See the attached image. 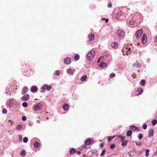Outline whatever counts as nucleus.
I'll list each match as a JSON object with an SVG mask.
<instances>
[{
  "mask_svg": "<svg viewBox=\"0 0 157 157\" xmlns=\"http://www.w3.org/2000/svg\"><path fill=\"white\" fill-rule=\"evenodd\" d=\"M117 137L121 139V142H123L124 140L125 139V136H124L121 135H119Z\"/></svg>",
  "mask_w": 157,
  "mask_h": 157,
  "instance_id": "393cba45",
  "label": "nucleus"
},
{
  "mask_svg": "<svg viewBox=\"0 0 157 157\" xmlns=\"http://www.w3.org/2000/svg\"><path fill=\"white\" fill-rule=\"evenodd\" d=\"M115 76V74L114 73H112L110 74L109 77L110 78H112Z\"/></svg>",
  "mask_w": 157,
  "mask_h": 157,
  "instance_id": "a19ab883",
  "label": "nucleus"
},
{
  "mask_svg": "<svg viewBox=\"0 0 157 157\" xmlns=\"http://www.w3.org/2000/svg\"><path fill=\"white\" fill-rule=\"evenodd\" d=\"M105 22L106 23H108L109 21V20L108 19L105 18Z\"/></svg>",
  "mask_w": 157,
  "mask_h": 157,
  "instance_id": "864d4df0",
  "label": "nucleus"
},
{
  "mask_svg": "<svg viewBox=\"0 0 157 157\" xmlns=\"http://www.w3.org/2000/svg\"><path fill=\"white\" fill-rule=\"evenodd\" d=\"M106 66V64L105 63L102 62L99 65V66L100 67L103 68Z\"/></svg>",
  "mask_w": 157,
  "mask_h": 157,
  "instance_id": "4be33fe9",
  "label": "nucleus"
},
{
  "mask_svg": "<svg viewBox=\"0 0 157 157\" xmlns=\"http://www.w3.org/2000/svg\"><path fill=\"white\" fill-rule=\"evenodd\" d=\"M91 140L89 138H88L85 141V144L86 145H89L91 143Z\"/></svg>",
  "mask_w": 157,
  "mask_h": 157,
  "instance_id": "4468645a",
  "label": "nucleus"
},
{
  "mask_svg": "<svg viewBox=\"0 0 157 157\" xmlns=\"http://www.w3.org/2000/svg\"><path fill=\"white\" fill-rule=\"evenodd\" d=\"M143 30L142 29L138 30L135 34L136 38L137 39H139L143 33Z\"/></svg>",
  "mask_w": 157,
  "mask_h": 157,
  "instance_id": "7ed1b4c3",
  "label": "nucleus"
},
{
  "mask_svg": "<svg viewBox=\"0 0 157 157\" xmlns=\"http://www.w3.org/2000/svg\"><path fill=\"white\" fill-rule=\"evenodd\" d=\"M142 136H143L142 134H140L138 135V137L139 139L140 140H141L142 139Z\"/></svg>",
  "mask_w": 157,
  "mask_h": 157,
  "instance_id": "c03bdc74",
  "label": "nucleus"
},
{
  "mask_svg": "<svg viewBox=\"0 0 157 157\" xmlns=\"http://www.w3.org/2000/svg\"><path fill=\"white\" fill-rule=\"evenodd\" d=\"M7 111L6 109L4 108V109H3L2 111V113H3L6 114L7 113Z\"/></svg>",
  "mask_w": 157,
  "mask_h": 157,
  "instance_id": "ea45409f",
  "label": "nucleus"
},
{
  "mask_svg": "<svg viewBox=\"0 0 157 157\" xmlns=\"http://www.w3.org/2000/svg\"><path fill=\"white\" fill-rule=\"evenodd\" d=\"M88 38L90 40H93L94 38V35L91 33L89 35Z\"/></svg>",
  "mask_w": 157,
  "mask_h": 157,
  "instance_id": "9b49d317",
  "label": "nucleus"
},
{
  "mask_svg": "<svg viewBox=\"0 0 157 157\" xmlns=\"http://www.w3.org/2000/svg\"><path fill=\"white\" fill-rule=\"evenodd\" d=\"M137 91L138 92V95H140L143 92V90L141 88H139L138 89Z\"/></svg>",
  "mask_w": 157,
  "mask_h": 157,
  "instance_id": "bb28decb",
  "label": "nucleus"
},
{
  "mask_svg": "<svg viewBox=\"0 0 157 157\" xmlns=\"http://www.w3.org/2000/svg\"><path fill=\"white\" fill-rule=\"evenodd\" d=\"M22 105L23 106L25 107H26L28 106V104L26 102H23L22 104Z\"/></svg>",
  "mask_w": 157,
  "mask_h": 157,
  "instance_id": "e433bc0d",
  "label": "nucleus"
},
{
  "mask_svg": "<svg viewBox=\"0 0 157 157\" xmlns=\"http://www.w3.org/2000/svg\"><path fill=\"white\" fill-rule=\"evenodd\" d=\"M140 83L141 84L142 86H145V80L144 79H142L140 82Z\"/></svg>",
  "mask_w": 157,
  "mask_h": 157,
  "instance_id": "72a5a7b5",
  "label": "nucleus"
},
{
  "mask_svg": "<svg viewBox=\"0 0 157 157\" xmlns=\"http://www.w3.org/2000/svg\"><path fill=\"white\" fill-rule=\"evenodd\" d=\"M77 154H78V155H80L81 154V153L79 151H78L77 152Z\"/></svg>",
  "mask_w": 157,
  "mask_h": 157,
  "instance_id": "6e6d98bb",
  "label": "nucleus"
},
{
  "mask_svg": "<svg viewBox=\"0 0 157 157\" xmlns=\"http://www.w3.org/2000/svg\"><path fill=\"white\" fill-rule=\"evenodd\" d=\"M155 42H157V35L156 36V38L155 39Z\"/></svg>",
  "mask_w": 157,
  "mask_h": 157,
  "instance_id": "4d7b16f0",
  "label": "nucleus"
},
{
  "mask_svg": "<svg viewBox=\"0 0 157 157\" xmlns=\"http://www.w3.org/2000/svg\"><path fill=\"white\" fill-rule=\"evenodd\" d=\"M28 88L26 86L23 89V90H22V92H21V94H23L26 93L28 91Z\"/></svg>",
  "mask_w": 157,
  "mask_h": 157,
  "instance_id": "dca6fc26",
  "label": "nucleus"
},
{
  "mask_svg": "<svg viewBox=\"0 0 157 157\" xmlns=\"http://www.w3.org/2000/svg\"><path fill=\"white\" fill-rule=\"evenodd\" d=\"M130 129L132 130V131H139V128L136 127V126L134 125H132L131 126Z\"/></svg>",
  "mask_w": 157,
  "mask_h": 157,
  "instance_id": "9d476101",
  "label": "nucleus"
},
{
  "mask_svg": "<svg viewBox=\"0 0 157 157\" xmlns=\"http://www.w3.org/2000/svg\"><path fill=\"white\" fill-rule=\"evenodd\" d=\"M67 72L71 75H73L74 74L73 71L71 68H69L67 70Z\"/></svg>",
  "mask_w": 157,
  "mask_h": 157,
  "instance_id": "412c9836",
  "label": "nucleus"
},
{
  "mask_svg": "<svg viewBox=\"0 0 157 157\" xmlns=\"http://www.w3.org/2000/svg\"><path fill=\"white\" fill-rule=\"evenodd\" d=\"M79 56L78 54L76 55L74 57V59L76 61L78 60L79 59Z\"/></svg>",
  "mask_w": 157,
  "mask_h": 157,
  "instance_id": "7c9ffc66",
  "label": "nucleus"
},
{
  "mask_svg": "<svg viewBox=\"0 0 157 157\" xmlns=\"http://www.w3.org/2000/svg\"><path fill=\"white\" fill-rule=\"evenodd\" d=\"M33 144L35 147L36 148H38L40 146V144L37 141H35L33 143Z\"/></svg>",
  "mask_w": 157,
  "mask_h": 157,
  "instance_id": "f3484780",
  "label": "nucleus"
},
{
  "mask_svg": "<svg viewBox=\"0 0 157 157\" xmlns=\"http://www.w3.org/2000/svg\"><path fill=\"white\" fill-rule=\"evenodd\" d=\"M14 101L12 99H10L9 100V103H8V105L9 107H11L14 103Z\"/></svg>",
  "mask_w": 157,
  "mask_h": 157,
  "instance_id": "2eb2a0df",
  "label": "nucleus"
},
{
  "mask_svg": "<svg viewBox=\"0 0 157 157\" xmlns=\"http://www.w3.org/2000/svg\"><path fill=\"white\" fill-rule=\"evenodd\" d=\"M42 107V105L40 103H38L35 105L33 107V109L34 110H40Z\"/></svg>",
  "mask_w": 157,
  "mask_h": 157,
  "instance_id": "20e7f679",
  "label": "nucleus"
},
{
  "mask_svg": "<svg viewBox=\"0 0 157 157\" xmlns=\"http://www.w3.org/2000/svg\"><path fill=\"white\" fill-rule=\"evenodd\" d=\"M76 152V150L75 149L71 148L70 151V153L71 155H73Z\"/></svg>",
  "mask_w": 157,
  "mask_h": 157,
  "instance_id": "6ab92c4d",
  "label": "nucleus"
},
{
  "mask_svg": "<svg viewBox=\"0 0 157 157\" xmlns=\"http://www.w3.org/2000/svg\"><path fill=\"white\" fill-rule=\"evenodd\" d=\"M126 15L127 14L126 13H123L122 11H120L117 13L116 16V18L117 19H118L120 18L121 16H122L125 17Z\"/></svg>",
  "mask_w": 157,
  "mask_h": 157,
  "instance_id": "f03ea898",
  "label": "nucleus"
},
{
  "mask_svg": "<svg viewBox=\"0 0 157 157\" xmlns=\"http://www.w3.org/2000/svg\"><path fill=\"white\" fill-rule=\"evenodd\" d=\"M104 60V57L103 56H102L99 58L97 61V63H99L101 61H103Z\"/></svg>",
  "mask_w": 157,
  "mask_h": 157,
  "instance_id": "b1692460",
  "label": "nucleus"
},
{
  "mask_svg": "<svg viewBox=\"0 0 157 157\" xmlns=\"http://www.w3.org/2000/svg\"><path fill=\"white\" fill-rule=\"evenodd\" d=\"M22 119L23 121H25L26 120V117L25 116H23L22 117Z\"/></svg>",
  "mask_w": 157,
  "mask_h": 157,
  "instance_id": "49530a36",
  "label": "nucleus"
},
{
  "mask_svg": "<svg viewBox=\"0 0 157 157\" xmlns=\"http://www.w3.org/2000/svg\"><path fill=\"white\" fill-rule=\"evenodd\" d=\"M36 122H37V123H40V121L39 120H37Z\"/></svg>",
  "mask_w": 157,
  "mask_h": 157,
  "instance_id": "680f3d73",
  "label": "nucleus"
},
{
  "mask_svg": "<svg viewBox=\"0 0 157 157\" xmlns=\"http://www.w3.org/2000/svg\"><path fill=\"white\" fill-rule=\"evenodd\" d=\"M104 146V144L103 143H101L100 144V147H103Z\"/></svg>",
  "mask_w": 157,
  "mask_h": 157,
  "instance_id": "3c124183",
  "label": "nucleus"
},
{
  "mask_svg": "<svg viewBox=\"0 0 157 157\" xmlns=\"http://www.w3.org/2000/svg\"><path fill=\"white\" fill-rule=\"evenodd\" d=\"M157 123V121L156 120H154L152 121V124L153 125H155Z\"/></svg>",
  "mask_w": 157,
  "mask_h": 157,
  "instance_id": "f704fd0d",
  "label": "nucleus"
},
{
  "mask_svg": "<svg viewBox=\"0 0 157 157\" xmlns=\"http://www.w3.org/2000/svg\"><path fill=\"white\" fill-rule=\"evenodd\" d=\"M115 147V145L114 144H112L110 146V148L111 149H113Z\"/></svg>",
  "mask_w": 157,
  "mask_h": 157,
  "instance_id": "4c0bfd02",
  "label": "nucleus"
},
{
  "mask_svg": "<svg viewBox=\"0 0 157 157\" xmlns=\"http://www.w3.org/2000/svg\"><path fill=\"white\" fill-rule=\"evenodd\" d=\"M22 139V137L21 135H20L19 137V140L20 141H21Z\"/></svg>",
  "mask_w": 157,
  "mask_h": 157,
  "instance_id": "09e8293b",
  "label": "nucleus"
},
{
  "mask_svg": "<svg viewBox=\"0 0 157 157\" xmlns=\"http://www.w3.org/2000/svg\"><path fill=\"white\" fill-rule=\"evenodd\" d=\"M147 128V125L144 124L143 125V128L144 129H146Z\"/></svg>",
  "mask_w": 157,
  "mask_h": 157,
  "instance_id": "37998d69",
  "label": "nucleus"
},
{
  "mask_svg": "<svg viewBox=\"0 0 157 157\" xmlns=\"http://www.w3.org/2000/svg\"><path fill=\"white\" fill-rule=\"evenodd\" d=\"M86 146L85 145H84L83 147V148H86Z\"/></svg>",
  "mask_w": 157,
  "mask_h": 157,
  "instance_id": "13d9d810",
  "label": "nucleus"
},
{
  "mask_svg": "<svg viewBox=\"0 0 157 157\" xmlns=\"http://www.w3.org/2000/svg\"><path fill=\"white\" fill-rule=\"evenodd\" d=\"M23 142L25 143H26L28 141V139L27 137H25L24 138H23Z\"/></svg>",
  "mask_w": 157,
  "mask_h": 157,
  "instance_id": "c9c22d12",
  "label": "nucleus"
},
{
  "mask_svg": "<svg viewBox=\"0 0 157 157\" xmlns=\"http://www.w3.org/2000/svg\"><path fill=\"white\" fill-rule=\"evenodd\" d=\"M29 125L30 126H32L33 125V123H30L29 124Z\"/></svg>",
  "mask_w": 157,
  "mask_h": 157,
  "instance_id": "5fc2aeb1",
  "label": "nucleus"
},
{
  "mask_svg": "<svg viewBox=\"0 0 157 157\" xmlns=\"http://www.w3.org/2000/svg\"><path fill=\"white\" fill-rule=\"evenodd\" d=\"M105 150H103L101 154V156H103L105 154Z\"/></svg>",
  "mask_w": 157,
  "mask_h": 157,
  "instance_id": "a18cd8bd",
  "label": "nucleus"
},
{
  "mask_svg": "<svg viewBox=\"0 0 157 157\" xmlns=\"http://www.w3.org/2000/svg\"><path fill=\"white\" fill-rule=\"evenodd\" d=\"M132 132L131 130H129L126 133V135L127 136H131L132 134Z\"/></svg>",
  "mask_w": 157,
  "mask_h": 157,
  "instance_id": "cd10ccee",
  "label": "nucleus"
},
{
  "mask_svg": "<svg viewBox=\"0 0 157 157\" xmlns=\"http://www.w3.org/2000/svg\"><path fill=\"white\" fill-rule=\"evenodd\" d=\"M105 19V18L102 17L101 18V20L102 21H104Z\"/></svg>",
  "mask_w": 157,
  "mask_h": 157,
  "instance_id": "052dcab7",
  "label": "nucleus"
},
{
  "mask_svg": "<svg viewBox=\"0 0 157 157\" xmlns=\"http://www.w3.org/2000/svg\"><path fill=\"white\" fill-rule=\"evenodd\" d=\"M87 77L86 75H84L80 79L82 81H83L86 79Z\"/></svg>",
  "mask_w": 157,
  "mask_h": 157,
  "instance_id": "a878e982",
  "label": "nucleus"
},
{
  "mask_svg": "<svg viewBox=\"0 0 157 157\" xmlns=\"http://www.w3.org/2000/svg\"><path fill=\"white\" fill-rule=\"evenodd\" d=\"M118 43L117 42H114L112 43L111 46L113 48H116L118 47Z\"/></svg>",
  "mask_w": 157,
  "mask_h": 157,
  "instance_id": "a211bd4d",
  "label": "nucleus"
},
{
  "mask_svg": "<svg viewBox=\"0 0 157 157\" xmlns=\"http://www.w3.org/2000/svg\"><path fill=\"white\" fill-rule=\"evenodd\" d=\"M154 132L153 130L151 129L149 131L148 136L149 137L152 136L153 135Z\"/></svg>",
  "mask_w": 157,
  "mask_h": 157,
  "instance_id": "aec40b11",
  "label": "nucleus"
},
{
  "mask_svg": "<svg viewBox=\"0 0 157 157\" xmlns=\"http://www.w3.org/2000/svg\"><path fill=\"white\" fill-rule=\"evenodd\" d=\"M139 44H139V43H138V45H139Z\"/></svg>",
  "mask_w": 157,
  "mask_h": 157,
  "instance_id": "774afa93",
  "label": "nucleus"
},
{
  "mask_svg": "<svg viewBox=\"0 0 157 157\" xmlns=\"http://www.w3.org/2000/svg\"><path fill=\"white\" fill-rule=\"evenodd\" d=\"M128 154H129V155H131V154L129 152H128Z\"/></svg>",
  "mask_w": 157,
  "mask_h": 157,
  "instance_id": "69168bd1",
  "label": "nucleus"
},
{
  "mask_svg": "<svg viewBox=\"0 0 157 157\" xmlns=\"http://www.w3.org/2000/svg\"><path fill=\"white\" fill-rule=\"evenodd\" d=\"M26 151L25 150L21 151V155L22 156H24L26 155Z\"/></svg>",
  "mask_w": 157,
  "mask_h": 157,
  "instance_id": "2f4dec72",
  "label": "nucleus"
},
{
  "mask_svg": "<svg viewBox=\"0 0 157 157\" xmlns=\"http://www.w3.org/2000/svg\"><path fill=\"white\" fill-rule=\"evenodd\" d=\"M29 98V95L27 94L21 97V99L24 101H26L28 100Z\"/></svg>",
  "mask_w": 157,
  "mask_h": 157,
  "instance_id": "6e6552de",
  "label": "nucleus"
},
{
  "mask_svg": "<svg viewBox=\"0 0 157 157\" xmlns=\"http://www.w3.org/2000/svg\"><path fill=\"white\" fill-rule=\"evenodd\" d=\"M145 151V152H146V157H147L148 156V155H149V149H145L144 150Z\"/></svg>",
  "mask_w": 157,
  "mask_h": 157,
  "instance_id": "473e14b6",
  "label": "nucleus"
},
{
  "mask_svg": "<svg viewBox=\"0 0 157 157\" xmlns=\"http://www.w3.org/2000/svg\"><path fill=\"white\" fill-rule=\"evenodd\" d=\"M147 41V37L146 34L144 33L141 38V42L143 44H145Z\"/></svg>",
  "mask_w": 157,
  "mask_h": 157,
  "instance_id": "39448f33",
  "label": "nucleus"
},
{
  "mask_svg": "<svg viewBox=\"0 0 157 157\" xmlns=\"http://www.w3.org/2000/svg\"><path fill=\"white\" fill-rule=\"evenodd\" d=\"M122 143L121 144V146L123 147H125L127 144L128 141L127 140H124L122 142Z\"/></svg>",
  "mask_w": 157,
  "mask_h": 157,
  "instance_id": "5701e85b",
  "label": "nucleus"
},
{
  "mask_svg": "<svg viewBox=\"0 0 157 157\" xmlns=\"http://www.w3.org/2000/svg\"><path fill=\"white\" fill-rule=\"evenodd\" d=\"M95 54V52L94 50H92L89 51L87 54V59L89 60H91L93 59Z\"/></svg>",
  "mask_w": 157,
  "mask_h": 157,
  "instance_id": "f257e3e1",
  "label": "nucleus"
},
{
  "mask_svg": "<svg viewBox=\"0 0 157 157\" xmlns=\"http://www.w3.org/2000/svg\"><path fill=\"white\" fill-rule=\"evenodd\" d=\"M128 154H129V155H131V154L129 152H128Z\"/></svg>",
  "mask_w": 157,
  "mask_h": 157,
  "instance_id": "0e129e2a",
  "label": "nucleus"
},
{
  "mask_svg": "<svg viewBox=\"0 0 157 157\" xmlns=\"http://www.w3.org/2000/svg\"><path fill=\"white\" fill-rule=\"evenodd\" d=\"M107 6L108 7H111L112 6V4L110 3H108Z\"/></svg>",
  "mask_w": 157,
  "mask_h": 157,
  "instance_id": "de8ad7c7",
  "label": "nucleus"
},
{
  "mask_svg": "<svg viewBox=\"0 0 157 157\" xmlns=\"http://www.w3.org/2000/svg\"><path fill=\"white\" fill-rule=\"evenodd\" d=\"M30 90L32 92H35L37 90V88L35 86H33L31 87Z\"/></svg>",
  "mask_w": 157,
  "mask_h": 157,
  "instance_id": "f8f14e48",
  "label": "nucleus"
},
{
  "mask_svg": "<svg viewBox=\"0 0 157 157\" xmlns=\"http://www.w3.org/2000/svg\"><path fill=\"white\" fill-rule=\"evenodd\" d=\"M3 150L0 149V155H1L3 154Z\"/></svg>",
  "mask_w": 157,
  "mask_h": 157,
  "instance_id": "8fccbe9b",
  "label": "nucleus"
},
{
  "mask_svg": "<svg viewBox=\"0 0 157 157\" xmlns=\"http://www.w3.org/2000/svg\"><path fill=\"white\" fill-rule=\"evenodd\" d=\"M6 93L7 94H10V90L9 89H6L5 91Z\"/></svg>",
  "mask_w": 157,
  "mask_h": 157,
  "instance_id": "79ce46f5",
  "label": "nucleus"
},
{
  "mask_svg": "<svg viewBox=\"0 0 157 157\" xmlns=\"http://www.w3.org/2000/svg\"><path fill=\"white\" fill-rule=\"evenodd\" d=\"M126 53L127 54V55H128V53H129V54H130V52L129 51H127V52H126Z\"/></svg>",
  "mask_w": 157,
  "mask_h": 157,
  "instance_id": "bf43d9fd",
  "label": "nucleus"
},
{
  "mask_svg": "<svg viewBox=\"0 0 157 157\" xmlns=\"http://www.w3.org/2000/svg\"><path fill=\"white\" fill-rule=\"evenodd\" d=\"M64 62L65 64H68L71 62V59L70 57L65 58L64 59Z\"/></svg>",
  "mask_w": 157,
  "mask_h": 157,
  "instance_id": "1a4fd4ad",
  "label": "nucleus"
},
{
  "mask_svg": "<svg viewBox=\"0 0 157 157\" xmlns=\"http://www.w3.org/2000/svg\"><path fill=\"white\" fill-rule=\"evenodd\" d=\"M117 34L118 36L120 37H123L124 36V32L121 30H117Z\"/></svg>",
  "mask_w": 157,
  "mask_h": 157,
  "instance_id": "0eeeda50",
  "label": "nucleus"
},
{
  "mask_svg": "<svg viewBox=\"0 0 157 157\" xmlns=\"http://www.w3.org/2000/svg\"><path fill=\"white\" fill-rule=\"evenodd\" d=\"M60 74V71L59 70H57L55 72V74L56 75H59Z\"/></svg>",
  "mask_w": 157,
  "mask_h": 157,
  "instance_id": "58836bf2",
  "label": "nucleus"
},
{
  "mask_svg": "<svg viewBox=\"0 0 157 157\" xmlns=\"http://www.w3.org/2000/svg\"><path fill=\"white\" fill-rule=\"evenodd\" d=\"M116 136L114 135L113 136H109L108 139V142H110L113 138L115 137Z\"/></svg>",
  "mask_w": 157,
  "mask_h": 157,
  "instance_id": "c85d7f7f",
  "label": "nucleus"
},
{
  "mask_svg": "<svg viewBox=\"0 0 157 157\" xmlns=\"http://www.w3.org/2000/svg\"><path fill=\"white\" fill-rule=\"evenodd\" d=\"M69 105L67 103L64 104L63 106V108L64 110H67L69 109Z\"/></svg>",
  "mask_w": 157,
  "mask_h": 157,
  "instance_id": "ddd939ff",
  "label": "nucleus"
},
{
  "mask_svg": "<svg viewBox=\"0 0 157 157\" xmlns=\"http://www.w3.org/2000/svg\"><path fill=\"white\" fill-rule=\"evenodd\" d=\"M22 125L21 124L17 125L16 127V129L17 130H20L22 128Z\"/></svg>",
  "mask_w": 157,
  "mask_h": 157,
  "instance_id": "c756f323",
  "label": "nucleus"
},
{
  "mask_svg": "<svg viewBox=\"0 0 157 157\" xmlns=\"http://www.w3.org/2000/svg\"><path fill=\"white\" fill-rule=\"evenodd\" d=\"M136 144L137 146H140L141 144L140 143H138L137 142H136Z\"/></svg>",
  "mask_w": 157,
  "mask_h": 157,
  "instance_id": "603ef678",
  "label": "nucleus"
},
{
  "mask_svg": "<svg viewBox=\"0 0 157 157\" xmlns=\"http://www.w3.org/2000/svg\"><path fill=\"white\" fill-rule=\"evenodd\" d=\"M52 87L51 85H45L41 87V89L43 90H45L46 89L48 90H49L52 89Z\"/></svg>",
  "mask_w": 157,
  "mask_h": 157,
  "instance_id": "423d86ee",
  "label": "nucleus"
},
{
  "mask_svg": "<svg viewBox=\"0 0 157 157\" xmlns=\"http://www.w3.org/2000/svg\"><path fill=\"white\" fill-rule=\"evenodd\" d=\"M132 22V21H130L129 23H130V24H131V23Z\"/></svg>",
  "mask_w": 157,
  "mask_h": 157,
  "instance_id": "338daca9",
  "label": "nucleus"
},
{
  "mask_svg": "<svg viewBox=\"0 0 157 157\" xmlns=\"http://www.w3.org/2000/svg\"><path fill=\"white\" fill-rule=\"evenodd\" d=\"M157 155V151L155 153V155Z\"/></svg>",
  "mask_w": 157,
  "mask_h": 157,
  "instance_id": "e2e57ef3",
  "label": "nucleus"
}]
</instances>
